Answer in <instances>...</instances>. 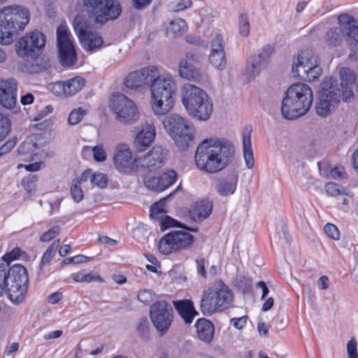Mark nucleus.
Wrapping results in <instances>:
<instances>
[{
    "mask_svg": "<svg viewBox=\"0 0 358 358\" xmlns=\"http://www.w3.org/2000/svg\"><path fill=\"white\" fill-rule=\"evenodd\" d=\"M29 19V10L21 6L6 7L0 10V43L11 44L24 29Z\"/></svg>",
    "mask_w": 358,
    "mask_h": 358,
    "instance_id": "39448f33",
    "label": "nucleus"
},
{
    "mask_svg": "<svg viewBox=\"0 0 358 358\" xmlns=\"http://www.w3.org/2000/svg\"><path fill=\"white\" fill-rule=\"evenodd\" d=\"M94 159L97 162H102L106 159L107 155L102 145H96L92 148Z\"/></svg>",
    "mask_w": 358,
    "mask_h": 358,
    "instance_id": "5fc2aeb1",
    "label": "nucleus"
},
{
    "mask_svg": "<svg viewBox=\"0 0 358 358\" xmlns=\"http://www.w3.org/2000/svg\"><path fill=\"white\" fill-rule=\"evenodd\" d=\"M57 47L74 45L71 40V32L66 25L60 24L56 31Z\"/></svg>",
    "mask_w": 358,
    "mask_h": 358,
    "instance_id": "473e14b6",
    "label": "nucleus"
},
{
    "mask_svg": "<svg viewBox=\"0 0 358 358\" xmlns=\"http://www.w3.org/2000/svg\"><path fill=\"white\" fill-rule=\"evenodd\" d=\"M50 90L57 96H66V88L64 81H57L50 85Z\"/></svg>",
    "mask_w": 358,
    "mask_h": 358,
    "instance_id": "4d7b16f0",
    "label": "nucleus"
},
{
    "mask_svg": "<svg viewBox=\"0 0 358 358\" xmlns=\"http://www.w3.org/2000/svg\"><path fill=\"white\" fill-rule=\"evenodd\" d=\"M163 124L180 149L187 150L194 143L195 129L188 120L177 114H171L164 117Z\"/></svg>",
    "mask_w": 358,
    "mask_h": 358,
    "instance_id": "6e6552de",
    "label": "nucleus"
},
{
    "mask_svg": "<svg viewBox=\"0 0 358 358\" xmlns=\"http://www.w3.org/2000/svg\"><path fill=\"white\" fill-rule=\"evenodd\" d=\"M83 48L87 52H93L99 49L103 43L102 37L97 33L91 31L80 39Z\"/></svg>",
    "mask_w": 358,
    "mask_h": 358,
    "instance_id": "c85d7f7f",
    "label": "nucleus"
},
{
    "mask_svg": "<svg viewBox=\"0 0 358 358\" xmlns=\"http://www.w3.org/2000/svg\"><path fill=\"white\" fill-rule=\"evenodd\" d=\"M198 338L209 344L214 337L215 327L212 322L206 318H199L195 324Z\"/></svg>",
    "mask_w": 358,
    "mask_h": 358,
    "instance_id": "393cba45",
    "label": "nucleus"
},
{
    "mask_svg": "<svg viewBox=\"0 0 358 358\" xmlns=\"http://www.w3.org/2000/svg\"><path fill=\"white\" fill-rule=\"evenodd\" d=\"M144 132L141 131L137 134L136 136L134 144L136 148L138 149L139 152H142L145 150L148 147H149L152 143H147L146 138L143 135Z\"/></svg>",
    "mask_w": 358,
    "mask_h": 358,
    "instance_id": "864d4df0",
    "label": "nucleus"
},
{
    "mask_svg": "<svg viewBox=\"0 0 358 358\" xmlns=\"http://www.w3.org/2000/svg\"><path fill=\"white\" fill-rule=\"evenodd\" d=\"M155 296V293L152 289H145L139 291L137 297L140 302L149 305L153 302Z\"/></svg>",
    "mask_w": 358,
    "mask_h": 358,
    "instance_id": "a18cd8bd",
    "label": "nucleus"
},
{
    "mask_svg": "<svg viewBox=\"0 0 358 358\" xmlns=\"http://www.w3.org/2000/svg\"><path fill=\"white\" fill-rule=\"evenodd\" d=\"M313 101L311 88L303 83L291 85L282 101L281 113L285 119L292 120L306 115Z\"/></svg>",
    "mask_w": 358,
    "mask_h": 358,
    "instance_id": "7ed1b4c3",
    "label": "nucleus"
},
{
    "mask_svg": "<svg viewBox=\"0 0 358 358\" xmlns=\"http://www.w3.org/2000/svg\"><path fill=\"white\" fill-rule=\"evenodd\" d=\"M59 246V240H56L52 243V244L48 248L45 252L43 253L40 265V270H43L44 266L49 263L53 257L55 256L58 248Z\"/></svg>",
    "mask_w": 358,
    "mask_h": 358,
    "instance_id": "72a5a7b5",
    "label": "nucleus"
},
{
    "mask_svg": "<svg viewBox=\"0 0 358 358\" xmlns=\"http://www.w3.org/2000/svg\"><path fill=\"white\" fill-rule=\"evenodd\" d=\"M187 28V23L185 20L178 18L170 22L168 31L171 32L173 35L177 36L180 34Z\"/></svg>",
    "mask_w": 358,
    "mask_h": 358,
    "instance_id": "a19ab883",
    "label": "nucleus"
},
{
    "mask_svg": "<svg viewBox=\"0 0 358 358\" xmlns=\"http://www.w3.org/2000/svg\"><path fill=\"white\" fill-rule=\"evenodd\" d=\"M186 57L183 60H188L190 63H199L201 62V55L196 51L191 50L186 53Z\"/></svg>",
    "mask_w": 358,
    "mask_h": 358,
    "instance_id": "774afa93",
    "label": "nucleus"
},
{
    "mask_svg": "<svg viewBox=\"0 0 358 358\" xmlns=\"http://www.w3.org/2000/svg\"><path fill=\"white\" fill-rule=\"evenodd\" d=\"M45 42L46 37L42 32H29L16 43L17 53L20 57L36 58L42 53Z\"/></svg>",
    "mask_w": 358,
    "mask_h": 358,
    "instance_id": "4468645a",
    "label": "nucleus"
},
{
    "mask_svg": "<svg viewBox=\"0 0 358 358\" xmlns=\"http://www.w3.org/2000/svg\"><path fill=\"white\" fill-rule=\"evenodd\" d=\"M239 33L243 37L248 36L250 34V22L246 14L241 13L238 17Z\"/></svg>",
    "mask_w": 358,
    "mask_h": 358,
    "instance_id": "37998d69",
    "label": "nucleus"
},
{
    "mask_svg": "<svg viewBox=\"0 0 358 358\" xmlns=\"http://www.w3.org/2000/svg\"><path fill=\"white\" fill-rule=\"evenodd\" d=\"M173 306L185 324H191L194 317L199 315L192 300L183 299L174 301Z\"/></svg>",
    "mask_w": 358,
    "mask_h": 358,
    "instance_id": "b1692460",
    "label": "nucleus"
},
{
    "mask_svg": "<svg viewBox=\"0 0 358 358\" xmlns=\"http://www.w3.org/2000/svg\"><path fill=\"white\" fill-rule=\"evenodd\" d=\"M113 161L116 169L120 172L130 173L136 171L139 166V159L134 157L127 145L117 147Z\"/></svg>",
    "mask_w": 358,
    "mask_h": 358,
    "instance_id": "f3484780",
    "label": "nucleus"
},
{
    "mask_svg": "<svg viewBox=\"0 0 358 358\" xmlns=\"http://www.w3.org/2000/svg\"><path fill=\"white\" fill-rule=\"evenodd\" d=\"M194 241V236L185 231H172L165 234L159 241L158 250L165 255L189 249Z\"/></svg>",
    "mask_w": 358,
    "mask_h": 358,
    "instance_id": "f8f14e48",
    "label": "nucleus"
},
{
    "mask_svg": "<svg viewBox=\"0 0 358 358\" xmlns=\"http://www.w3.org/2000/svg\"><path fill=\"white\" fill-rule=\"evenodd\" d=\"M149 87L153 100L154 113L158 115L169 113L175 102L173 95L177 91L176 82L171 78L160 76L157 70V76L152 78Z\"/></svg>",
    "mask_w": 358,
    "mask_h": 358,
    "instance_id": "423d86ee",
    "label": "nucleus"
},
{
    "mask_svg": "<svg viewBox=\"0 0 358 358\" xmlns=\"http://www.w3.org/2000/svg\"><path fill=\"white\" fill-rule=\"evenodd\" d=\"M181 100L188 113L190 110L196 111L194 107L196 103L202 101L206 97V92L201 88L192 84H185L181 90Z\"/></svg>",
    "mask_w": 358,
    "mask_h": 358,
    "instance_id": "aec40b11",
    "label": "nucleus"
},
{
    "mask_svg": "<svg viewBox=\"0 0 358 358\" xmlns=\"http://www.w3.org/2000/svg\"><path fill=\"white\" fill-rule=\"evenodd\" d=\"M51 66L50 61L48 57H43L39 59H36L29 67V71L31 73H38L47 71Z\"/></svg>",
    "mask_w": 358,
    "mask_h": 358,
    "instance_id": "e433bc0d",
    "label": "nucleus"
},
{
    "mask_svg": "<svg viewBox=\"0 0 358 358\" xmlns=\"http://www.w3.org/2000/svg\"><path fill=\"white\" fill-rule=\"evenodd\" d=\"M11 131V122L10 119L0 114V142L3 141Z\"/></svg>",
    "mask_w": 358,
    "mask_h": 358,
    "instance_id": "ea45409f",
    "label": "nucleus"
},
{
    "mask_svg": "<svg viewBox=\"0 0 358 358\" xmlns=\"http://www.w3.org/2000/svg\"><path fill=\"white\" fill-rule=\"evenodd\" d=\"M7 294L10 301L15 304L22 303L26 297L29 287V276L27 268L15 264L8 268Z\"/></svg>",
    "mask_w": 358,
    "mask_h": 358,
    "instance_id": "9d476101",
    "label": "nucleus"
},
{
    "mask_svg": "<svg viewBox=\"0 0 358 358\" xmlns=\"http://www.w3.org/2000/svg\"><path fill=\"white\" fill-rule=\"evenodd\" d=\"M252 127H245L243 131V155L246 166L248 169L254 166V158L252 149L251 136Z\"/></svg>",
    "mask_w": 358,
    "mask_h": 358,
    "instance_id": "c756f323",
    "label": "nucleus"
},
{
    "mask_svg": "<svg viewBox=\"0 0 358 358\" xmlns=\"http://www.w3.org/2000/svg\"><path fill=\"white\" fill-rule=\"evenodd\" d=\"M80 185V182L73 180L70 189L71 197L76 203L81 201L84 197L83 191Z\"/></svg>",
    "mask_w": 358,
    "mask_h": 358,
    "instance_id": "49530a36",
    "label": "nucleus"
},
{
    "mask_svg": "<svg viewBox=\"0 0 358 358\" xmlns=\"http://www.w3.org/2000/svg\"><path fill=\"white\" fill-rule=\"evenodd\" d=\"M66 90V96H72L80 92L85 85V80L80 76H76L64 81Z\"/></svg>",
    "mask_w": 358,
    "mask_h": 358,
    "instance_id": "7c9ffc66",
    "label": "nucleus"
},
{
    "mask_svg": "<svg viewBox=\"0 0 358 358\" xmlns=\"http://www.w3.org/2000/svg\"><path fill=\"white\" fill-rule=\"evenodd\" d=\"M338 27H331L324 35V41L330 48L340 46L345 41L350 52L349 57L358 53V21L348 13L340 14Z\"/></svg>",
    "mask_w": 358,
    "mask_h": 358,
    "instance_id": "20e7f679",
    "label": "nucleus"
},
{
    "mask_svg": "<svg viewBox=\"0 0 358 358\" xmlns=\"http://www.w3.org/2000/svg\"><path fill=\"white\" fill-rule=\"evenodd\" d=\"M151 321L159 333L164 336L169 329L173 320V309L166 300L153 303L150 308Z\"/></svg>",
    "mask_w": 358,
    "mask_h": 358,
    "instance_id": "ddd939ff",
    "label": "nucleus"
},
{
    "mask_svg": "<svg viewBox=\"0 0 358 358\" xmlns=\"http://www.w3.org/2000/svg\"><path fill=\"white\" fill-rule=\"evenodd\" d=\"M178 72L180 76L189 80L199 82L201 78V73L199 69L188 60H181L179 64Z\"/></svg>",
    "mask_w": 358,
    "mask_h": 358,
    "instance_id": "cd10ccee",
    "label": "nucleus"
},
{
    "mask_svg": "<svg viewBox=\"0 0 358 358\" xmlns=\"http://www.w3.org/2000/svg\"><path fill=\"white\" fill-rule=\"evenodd\" d=\"M150 329L148 319L145 317H141L136 326V331L143 341H148L150 340Z\"/></svg>",
    "mask_w": 358,
    "mask_h": 358,
    "instance_id": "c9c22d12",
    "label": "nucleus"
},
{
    "mask_svg": "<svg viewBox=\"0 0 358 358\" xmlns=\"http://www.w3.org/2000/svg\"><path fill=\"white\" fill-rule=\"evenodd\" d=\"M159 225L161 230L164 231L171 227L182 228V225L183 226V223L177 220L173 219V217L169 215H165L159 221Z\"/></svg>",
    "mask_w": 358,
    "mask_h": 358,
    "instance_id": "79ce46f5",
    "label": "nucleus"
},
{
    "mask_svg": "<svg viewBox=\"0 0 358 358\" xmlns=\"http://www.w3.org/2000/svg\"><path fill=\"white\" fill-rule=\"evenodd\" d=\"M347 351L349 358H357L358 353L357 350V342L354 338H352L347 344Z\"/></svg>",
    "mask_w": 358,
    "mask_h": 358,
    "instance_id": "0e129e2a",
    "label": "nucleus"
},
{
    "mask_svg": "<svg viewBox=\"0 0 358 358\" xmlns=\"http://www.w3.org/2000/svg\"><path fill=\"white\" fill-rule=\"evenodd\" d=\"M61 229L59 226H53L50 229L42 234L40 237L41 242H48L54 239L60 233Z\"/></svg>",
    "mask_w": 358,
    "mask_h": 358,
    "instance_id": "603ef678",
    "label": "nucleus"
},
{
    "mask_svg": "<svg viewBox=\"0 0 358 358\" xmlns=\"http://www.w3.org/2000/svg\"><path fill=\"white\" fill-rule=\"evenodd\" d=\"M83 6L88 17L101 25L117 19L122 11L117 0H83Z\"/></svg>",
    "mask_w": 358,
    "mask_h": 358,
    "instance_id": "1a4fd4ad",
    "label": "nucleus"
},
{
    "mask_svg": "<svg viewBox=\"0 0 358 358\" xmlns=\"http://www.w3.org/2000/svg\"><path fill=\"white\" fill-rule=\"evenodd\" d=\"M233 284L234 286L241 289L243 293H248L251 290L252 281L250 278L243 275H238L234 279Z\"/></svg>",
    "mask_w": 358,
    "mask_h": 358,
    "instance_id": "58836bf2",
    "label": "nucleus"
},
{
    "mask_svg": "<svg viewBox=\"0 0 358 358\" xmlns=\"http://www.w3.org/2000/svg\"><path fill=\"white\" fill-rule=\"evenodd\" d=\"M141 131L144 132L143 135L145 136V138H146L147 143L145 144L152 143L155 138V127L151 125H148L142 129Z\"/></svg>",
    "mask_w": 358,
    "mask_h": 358,
    "instance_id": "69168bd1",
    "label": "nucleus"
},
{
    "mask_svg": "<svg viewBox=\"0 0 358 358\" xmlns=\"http://www.w3.org/2000/svg\"><path fill=\"white\" fill-rule=\"evenodd\" d=\"M324 229L327 235L331 238L334 240H338L340 238V232L336 225L331 223H327L324 226Z\"/></svg>",
    "mask_w": 358,
    "mask_h": 358,
    "instance_id": "6e6d98bb",
    "label": "nucleus"
},
{
    "mask_svg": "<svg viewBox=\"0 0 358 358\" xmlns=\"http://www.w3.org/2000/svg\"><path fill=\"white\" fill-rule=\"evenodd\" d=\"M74 31L78 35V38L83 37L85 34L91 32L90 31V22L83 15H77L73 22Z\"/></svg>",
    "mask_w": 358,
    "mask_h": 358,
    "instance_id": "2f4dec72",
    "label": "nucleus"
},
{
    "mask_svg": "<svg viewBox=\"0 0 358 358\" xmlns=\"http://www.w3.org/2000/svg\"><path fill=\"white\" fill-rule=\"evenodd\" d=\"M163 201H157L153 203L150 209V216L151 218L158 220L159 222L162 219L167 213V210H162V209L158 208V206L161 205Z\"/></svg>",
    "mask_w": 358,
    "mask_h": 358,
    "instance_id": "8fccbe9b",
    "label": "nucleus"
},
{
    "mask_svg": "<svg viewBox=\"0 0 358 358\" xmlns=\"http://www.w3.org/2000/svg\"><path fill=\"white\" fill-rule=\"evenodd\" d=\"M238 173L232 169L219 177L215 182V188L218 194L221 196L232 195L236 190L238 181Z\"/></svg>",
    "mask_w": 358,
    "mask_h": 358,
    "instance_id": "412c9836",
    "label": "nucleus"
},
{
    "mask_svg": "<svg viewBox=\"0 0 358 358\" xmlns=\"http://www.w3.org/2000/svg\"><path fill=\"white\" fill-rule=\"evenodd\" d=\"M234 299L232 290L222 280H219L213 287L203 291L200 309L204 315H212L233 306Z\"/></svg>",
    "mask_w": 358,
    "mask_h": 358,
    "instance_id": "0eeeda50",
    "label": "nucleus"
},
{
    "mask_svg": "<svg viewBox=\"0 0 358 358\" xmlns=\"http://www.w3.org/2000/svg\"><path fill=\"white\" fill-rule=\"evenodd\" d=\"M158 178L160 181L161 189H163L164 191L175 183L178 174L176 171L171 169L163 173Z\"/></svg>",
    "mask_w": 358,
    "mask_h": 358,
    "instance_id": "f704fd0d",
    "label": "nucleus"
},
{
    "mask_svg": "<svg viewBox=\"0 0 358 358\" xmlns=\"http://www.w3.org/2000/svg\"><path fill=\"white\" fill-rule=\"evenodd\" d=\"M234 147L224 139H204L194 155L196 166L205 172L215 173L223 170L232 161Z\"/></svg>",
    "mask_w": 358,
    "mask_h": 358,
    "instance_id": "f03ea898",
    "label": "nucleus"
},
{
    "mask_svg": "<svg viewBox=\"0 0 358 358\" xmlns=\"http://www.w3.org/2000/svg\"><path fill=\"white\" fill-rule=\"evenodd\" d=\"M22 254V250L16 247L10 252L6 253L3 257V260L7 262V265H10V262L18 259Z\"/></svg>",
    "mask_w": 358,
    "mask_h": 358,
    "instance_id": "13d9d810",
    "label": "nucleus"
},
{
    "mask_svg": "<svg viewBox=\"0 0 358 358\" xmlns=\"http://www.w3.org/2000/svg\"><path fill=\"white\" fill-rule=\"evenodd\" d=\"M210 52L209 55V62L216 69L222 70L226 67L227 59L225 52Z\"/></svg>",
    "mask_w": 358,
    "mask_h": 358,
    "instance_id": "4c0bfd02",
    "label": "nucleus"
},
{
    "mask_svg": "<svg viewBox=\"0 0 358 358\" xmlns=\"http://www.w3.org/2000/svg\"><path fill=\"white\" fill-rule=\"evenodd\" d=\"M157 76V68L155 66H148L141 70L129 73L124 80L126 87L137 89L147 85L149 87L151 80Z\"/></svg>",
    "mask_w": 358,
    "mask_h": 358,
    "instance_id": "a211bd4d",
    "label": "nucleus"
},
{
    "mask_svg": "<svg viewBox=\"0 0 358 358\" xmlns=\"http://www.w3.org/2000/svg\"><path fill=\"white\" fill-rule=\"evenodd\" d=\"M58 58L61 65L65 68H71L78 60L74 45L57 47Z\"/></svg>",
    "mask_w": 358,
    "mask_h": 358,
    "instance_id": "bb28decb",
    "label": "nucleus"
},
{
    "mask_svg": "<svg viewBox=\"0 0 358 358\" xmlns=\"http://www.w3.org/2000/svg\"><path fill=\"white\" fill-rule=\"evenodd\" d=\"M17 83L15 78L1 80L0 82V103L8 109L15 107L16 103Z\"/></svg>",
    "mask_w": 358,
    "mask_h": 358,
    "instance_id": "4be33fe9",
    "label": "nucleus"
},
{
    "mask_svg": "<svg viewBox=\"0 0 358 358\" xmlns=\"http://www.w3.org/2000/svg\"><path fill=\"white\" fill-rule=\"evenodd\" d=\"M145 186L155 192H162L161 184L158 177H152L144 181Z\"/></svg>",
    "mask_w": 358,
    "mask_h": 358,
    "instance_id": "680f3d73",
    "label": "nucleus"
},
{
    "mask_svg": "<svg viewBox=\"0 0 358 358\" xmlns=\"http://www.w3.org/2000/svg\"><path fill=\"white\" fill-rule=\"evenodd\" d=\"M8 265L0 264V294L3 290L7 292Z\"/></svg>",
    "mask_w": 358,
    "mask_h": 358,
    "instance_id": "3c124183",
    "label": "nucleus"
},
{
    "mask_svg": "<svg viewBox=\"0 0 358 358\" xmlns=\"http://www.w3.org/2000/svg\"><path fill=\"white\" fill-rule=\"evenodd\" d=\"M38 178L36 176L29 175L22 180V185L27 191L31 192Z\"/></svg>",
    "mask_w": 358,
    "mask_h": 358,
    "instance_id": "e2e57ef3",
    "label": "nucleus"
},
{
    "mask_svg": "<svg viewBox=\"0 0 358 358\" xmlns=\"http://www.w3.org/2000/svg\"><path fill=\"white\" fill-rule=\"evenodd\" d=\"M274 52V48L267 45L262 48L258 55L250 57L247 59L246 74L250 78H255L266 67L270 62V58Z\"/></svg>",
    "mask_w": 358,
    "mask_h": 358,
    "instance_id": "dca6fc26",
    "label": "nucleus"
},
{
    "mask_svg": "<svg viewBox=\"0 0 358 358\" xmlns=\"http://www.w3.org/2000/svg\"><path fill=\"white\" fill-rule=\"evenodd\" d=\"M340 81L333 77L324 79L315 106L316 113L322 117L329 115L337 107L341 100L350 101L353 96L355 73L349 68H341L339 71Z\"/></svg>",
    "mask_w": 358,
    "mask_h": 358,
    "instance_id": "f257e3e1",
    "label": "nucleus"
},
{
    "mask_svg": "<svg viewBox=\"0 0 358 358\" xmlns=\"http://www.w3.org/2000/svg\"><path fill=\"white\" fill-rule=\"evenodd\" d=\"M85 110L82 108H78L72 110L68 117V122L71 125H76L78 124L83 119Z\"/></svg>",
    "mask_w": 358,
    "mask_h": 358,
    "instance_id": "de8ad7c7",
    "label": "nucleus"
},
{
    "mask_svg": "<svg viewBox=\"0 0 358 358\" xmlns=\"http://www.w3.org/2000/svg\"><path fill=\"white\" fill-rule=\"evenodd\" d=\"M202 101H198L194 107L196 111L190 110L189 115L199 120H208L213 111V101L206 93V97H203Z\"/></svg>",
    "mask_w": 358,
    "mask_h": 358,
    "instance_id": "a878e982",
    "label": "nucleus"
},
{
    "mask_svg": "<svg viewBox=\"0 0 358 358\" xmlns=\"http://www.w3.org/2000/svg\"><path fill=\"white\" fill-rule=\"evenodd\" d=\"M111 108L116 115V119L121 123L134 124L139 117V113L135 103L123 94L114 95Z\"/></svg>",
    "mask_w": 358,
    "mask_h": 358,
    "instance_id": "2eb2a0df",
    "label": "nucleus"
},
{
    "mask_svg": "<svg viewBox=\"0 0 358 358\" xmlns=\"http://www.w3.org/2000/svg\"><path fill=\"white\" fill-rule=\"evenodd\" d=\"M91 183L100 188H105L108 185V177L102 173H94L91 178Z\"/></svg>",
    "mask_w": 358,
    "mask_h": 358,
    "instance_id": "09e8293b",
    "label": "nucleus"
},
{
    "mask_svg": "<svg viewBox=\"0 0 358 358\" xmlns=\"http://www.w3.org/2000/svg\"><path fill=\"white\" fill-rule=\"evenodd\" d=\"M292 73L294 77L305 81L313 82L317 80L322 73L318 57L312 50H301L297 57L294 59Z\"/></svg>",
    "mask_w": 358,
    "mask_h": 358,
    "instance_id": "9b49d317",
    "label": "nucleus"
},
{
    "mask_svg": "<svg viewBox=\"0 0 358 358\" xmlns=\"http://www.w3.org/2000/svg\"><path fill=\"white\" fill-rule=\"evenodd\" d=\"M213 208V202L207 199L194 202L189 208V217L193 222L201 223L211 215Z\"/></svg>",
    "mask_w": 358,
    "mask_h": 358,
    "instance_id": "5701e85b",
    "label": "nucleus"
},
{
    "mask_svg": "<svg viewBox=\"0 0 358 358\" xmlns=\"http://www.w3.org/2000/svg\"><path fill=\"white\" fill-rule=\"evenodd\" d=\"M16 143V137H13L4 143L0 148V157L8 153L15 146Z\"/></svg>",
    "mask_w": 358,
    "mask_h": 358,
    "instance_id": "052dcab7",
    "label": "nucleus"
},
{
    "mask_svg": "<svg viewBox=\"0 0 358 358\" xmlns=\"http://www.w3.org/2000/svg\"><path fill=\"white\" fill-rule=\"evenodd\" d=\"M224 52V44L223 43V38L221 35H217L211 42V52Z\"/></svg>",
    "mask_w": 358,
    "mask_h": 358,
    "instance_id": "bf43d9fd",
    "label": "nucleus"
},
{
    "mask_svg": "<svg viewBox=\"0 0 358 358\" xmlns=\"http://www.w3.org/2000/svg\"><path fill=\"white\" fill-rule=\"evenodd\" d=\"M248 316L244 315L241 317H233L230 320V324L237 329H242L245 326Z\"/></svg>",
    "mask_w": 358,
    "mask_h": 358,
    "instance_id": "338daca9",
    "label": "nucleus"
},
{
    "mask_svg": "<svg viewBox=\"0 0 358 358\" xmlns=\"http://www.w3.org/2000/svg\"><path fill=\"white\" fill-rule=\"evenodd\" d=\"M327 194L331 196L346 194L345 188L338 185L334 182H327L324 186Z\"/></svg>",
    "mask_w": 358,
    "mask_h": 358,
    "instance_id": "c03bdc74",
    "label": "nucleus"
},
{
    "mask_svg": "<svg viewBox=\"0 0 358 358\" xmlns=\"http://www.w3.org/2000/svg\"><path fill=\"white\" fill-rule=\"evenodd\" d=\"M166 152L160 145H155L143 159H139V166L149 172H155L165 162Z\"/></svg>",
    "mask_w": 358,
    "mask_h": 358,
    "instance_id": "6ab92c4d",
    "label": "nucleus"
}]
</instances>
